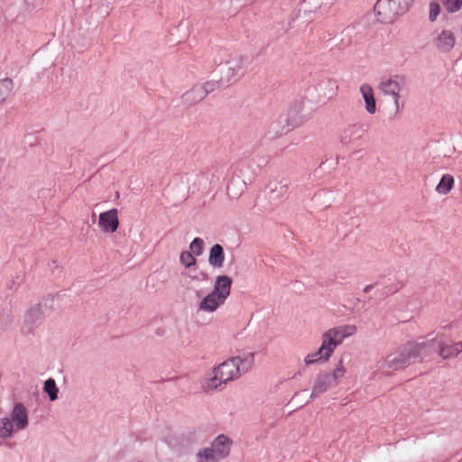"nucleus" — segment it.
<instances>
[{
  "label": "nucleus",
  "instance_id": "obj_1",
  "mask_svg": "<svg viewBox=\"0 0 462 462\" xmlns=\"http://www.w3.org/2000/svg\"><path fill=\"white\" fill-rule=\"evenodd\" d=\"M433 341H409L391 352L384 360L385 365L392 370L402 369L413 360L428 356L426 348Z\"/></svg>",
  "mask_w": 462,
  "mask_h": 462
},
{
  "label": "nucleus",
  "instance_id": "obj_2",
  "mask_svg": "<svg viewBox=\"0 0 462 462\" xmlns=\"http://www.w3.org/2000/svg\"><path fill=\"white\" fill-rule=\"evenodd\" d=\"M236 361L233 358H228L222 364L218 365L212 371V374L205 377L201 381V387L205 392H209L217 389L222 384L233 381L240 376Z\"/></svg>",
  "mask_w": 462,
  "mask_h": 462
},
{
  "label": "nucleus",
  "instance_id": "obj_3",
  "mask_svg": "<svg viewBox=\"0 0 462 462\" xmlns=\"http://www.w3.org/2000/svg\"><path fill=\"white\" fill-rule=\"evenodd\" d=\"M412 1L377 0L374 8L375 16L380 23H391L409 9Z\"/></svg>",
  "mask_w": 462,
  "mask_h": 462
},
{
  "label": "nucleus",
  "instance_id": "obj_4",
  "mask_svg": "<svg viewBox=\"0 0 462 462\" xmlns=\"http://www.w3.org/2000/svg\"><path fill=\"white\" fill-rule=\"evenodd\" d=\"M430 341H433V343L426 348L428 356L430 354V349L435 346L438 347V353L443 359L456 357L462 352V342H453L444 334L438 335Z\"/></svg>",
  "mask_w": 462,
  "mask_h": 462
},
{
  "label": "nucleus",
  "instance_id": "obj_5",
  "mask_svg": "<svg viewBox=\"0 0 462 462\" xmlns=\"http://www.w3.org/2000/svg\"><path fill=\"white\" fill-rule=\"evenodd\" d=\"M405 87V78L400 75H394L393 77L383 79L378 85V89L384 96H391L393 98L396 110H399V99L401 97V92L404 89Z\"/></svg>",
  "mask_w": 462,
  "mask_h": 462
},
{
  "label": "nucleus",
  "instance_id": "obj_6",
  "mask_svg": "<svg viewBox=\"0 0 462 462\" xmlns=\"http://www.w3.org/2000/svg\"><path fill=\"white\" fill-rule=\"evenodd\" d=\"M321 346L313 353L308 354L304 358V363L307 365H312L319 360L328 361L332 356L334 350L337 348V342L334 341L333 337L328 330H326L321 336Z\"/></svg>",
  "mask_w": 462,
  "mask_h": 462
},
{
  "label": "nucleus",
  "instance_id": "obj_7",
  "mask_svg": "<svg viewBox=\"0 0 462 462\" xmlns=\"http://www.w3.org/2000/svg\"><path fill=\"white\" fill-rule=\"evenodd\" d=\"M98 226L104 233H114L119 226L118 211L112 208L100 213L98 217Z\"/></svg>",
  "mask_w": 462,
  "mask_h": 462
},
{
  "label": "nucleus",
  "instance_id": "obj_8",
  "mask_svg": "<svg viewBox=\"0 0 462 462\" xmlns=\"http://www.w3.org/2000/svg\"><path fill=\"white\" fill-rule=\"evenodd\" d=\"M214 84L206 82L204 84L195 85L190 90L183 95L186 103L196 104L203 100L207 95L213 91Z\"/></svg>",
  "mask_w": 462,
  "mask_h": 462
},
{
  "label": "nucleus",
  "instance_id": "obj_9",
  "mask_svg": "<svg viewBox=\"0 0 462 462\" xmlns=\"http://www.w3.org/2000/svg\"><path fill=\"white\" fill-rule=\"evenodd\" d=\"M232 440L228 437L219 435L213 440L211 447H208V448L215 454L218 460H220L229 455Z\"/></svg>",
  "mask_w": 462,
  "mask_h": 462
},
{
  "label": "nucleus",
  "instance_id": "obj_10",
  "mask_svg": "<svg viewBox=\"0 0 462 462\" xmlns=\"http://www.w3.org/2000/svg\"><path fill=\"white\" fill-rule=\"evenodd\" d=\"M332 385H334V383L332 382V377L330 376L329 373H319L313 383L310 398L318 397L321 393L328 391Z\"/></svg>",
  "mask_w": 462,
  "mask_h": 462
},
{
  "label": "nucleus",
  "instance_id": "obj_11",
  "mask_svg": "<svg viewBox=\"0 0 462 462\" xmlns=\"http://www.w3.org/2000/svg\"><path fill=\"white\" fill-rule=\"evenodd\" d=\"M232 282L229 276L219 275L216 278L212 292L226 301L230 295Z\"/></svg>",
  "mask_w": 462,
  "mask_h": 462
},
{
  "label": "nucleus",
  "instance_id": "obj_12",
  "mask_svg": "<svg viewBox=\"0 0 462 462\" xmlns=\"http://www.w3.org/2000/svg\"><path fill=\"white\" fill-rule=\"evenodd\" d=\"M328 330L333 337L334 341L337 342V345L339 346L346 338L355 335L357 328L356 325H340L333 327Z\"/></svg>",
  "mask_w": 462,
  "mask_h": 462
},
{
  "label": "nucleus",
  "instance_id": "obj_13",
  "mask_svg": "<svg viewBox=\"0 0 462 462\" xmlns=\"http://www.w3.org/2000/svg\"><path fill=\"white\" fill-rule=\"evenodd\" d=\"M456 43V37L452 31L443 30L435 40L436 48L442 51L448 52L453 49Z\"/></svg>",
  "mask_w": 462,
  "mask_h": 462
},
{
  "label": "nucleus",
  "instance_id": "obj_14",
  "mask_svg": "<svg viewBox=\"0 0 462 462\" xmlns=\"http://www.w3.org/2000/svg\"><path fill=\"white\" fill-rule=\"evenodd\" d=\"M225 302L226 301L224 300L211 291L199 302V310L203 312L211 313L224 305Z\"/></svg>",
  "mask_w": 462,
  "mask_h": 462
},
{
  "label": "nucleus",
  "instance_id": "obj_15",
  "mask_svg": "<svg viewBox=\"0 0 462 462\" xmlns=\"http://www.w3.org/2000/svg\"><path fill=\"white\" fill-rule=\"evenodd\" d=\"M11 418L16 430L25 429L28 425L27 411L21 403L15 404L12 411Z\"/></svg>",
  "mask_w": 462,
  "mask_h": 462
},
{
  "label": "nucleus",
  "instance_id": "obj_16",
  "mask_svg": "<svg viewBox=\"0 0 462 462\" xmlns=\"http://www.w3.org/2000/svg\"><path fill=\"white\" fill-rule=\"evenodd\" d=\"M359 91L365 100L366 112L374 115L376 112V102L372 87L364 83L360 86Z\"/></svg>",
  "mask_w": 462,
  "mask_h": 462
},
{
  "label": "nucleus",
  "instance_id": "obj_17",
  "mask_svg": "<svg viewBox=\"0 0 462 462\" xmlns=\"http://www.w3.org/2000/svg\"><path fill=\"white\" fill-rule=\"evenodd\" d=\"M225 254L220 245L216 244L213 245L209 252L208 262L209 263L217 268H221L224 264Z\"/></svg>",
  "mask_w": 462,
  "mask_h": 462
},
{
  "label": "nucleus",
  "instance_id": "obj_18",
  "mask_svg": "<svg viewBox=\"0 0 462 462\" xmlns=\"http://www.w3.org/2000/svg\"><path fill=\"white\" fill-rule=\"evenodd\" d=\"M232 358L233 360L237 361L236 363L240 375L241 374L246 373L249 369H251L254 363V354H246L244 356H234Z\"/></svg>",
  "mask_w": 462,
  "mask_h": 462
},
{
  "label": "nucleus",
  "instance_id": "obj_19",
  "mask_svg": "<svg viewBox=\"0 0 462 462\" xmlns=\"http://www.w3.org/2000/svg\"><path fill=\"white\" fill-rule=\"evenodd\" d=\"M455 184L454 177L448 173L444 174L436 187V191L441 195L448 194Z\"/></svg>",
  "mask_w": 462,
  "mask_h": 462
},
{
  "label": "nucleus",
  "instance_id": "obj_20",
  "mask_svg": "<svg viewBox=\"0 0 462 462\" xmlns=\"http://www.w3.org/2000/svg\"><path fill=\"white\" fill-rule=\"evenodd\" d=\"M14 423L9 418L5 417L0 419V437L4 439L11 437L14 430Z\"/></svg>",
  "mask_w": 462,
  "mask_h": 462
},
{
  "label": "nucleus",
  "instance_id": "obj_21",
  "mask_svg": "<svg viewBox=\"0 0 462 462\" xmlns=\"http://www.w3.org/2000/svg\"><path fill=\"white\" fill-rule=\"evenodd\" d=\"M219 461L215 454L208 448L200 449L196 455V462H217Z\"/></svg>",
  "mask_w": 462,
  "mask_h": 462
},
{
  "label": "nucleus",
  "instance_id": "obj_22",
  "mask_svg": "<svg viewBox=\"0 0 462 462\" xmlns=\"http://www.w3.org/2000/svg\"><path fill=\"white\" fill-rule=\"evenodd\" d=\"M13 82L10 79L0 81V104L4 102L11 94Z\"/></svg>",
  "mask_w": 462,
  "mask_h": 462
},
{
  "label": "nucleus",
  "instance_id": "obj_23",
  "mask_svg": "<svg viewBox=\"0 0 462 462\" xmlns=\"http://www.w3.org/2000/svg\"><path fill=\"white\" fill-rule=\"evenodd\" d=\"M228 64V73H230L232 78H236L243 69L244 60L243 58L238 57L237 59L230 61Z\"/></svg>",
  "mask_w": 462,
  "mask_h": 462
},
{
  "label": "nucleus",
  "instance_id": "obj_24",
  "mask_svg": "<svg viewBox=\"0 0 462 462\" xmlns=\"http://www.w3.org/2000/svg\"><path fill=\"white\" fill-rule=\"evenodd\" d=\"M44 391L49 394L51 401H55L58 398V388L53 379L50 378L46 380L44 383Z\"/></svg>",
  "mask_w": 462,
  "mask_h": 462
},
{
  "label": "nucleus",
  "instance_id": "obj_25",
  "mask_svg": "<svg viewBox=\"0 0 462 462\" xmlns=\"http://www.w3.org/2000/svg\"><path fill=\"white\" fill-rule=\"evenodd\" d=\"M346 374V368L343 363V360H340L335 369L330 374V376L332 377V382L334 385L337 384V381L345 376Z\"/></svg>",
  "mask_w": 462,
  "mask_h": 462
},
{
  "label": "nucleus",
  "instance_id": "obj_26",
  "mask_svg": "<svg viewBox=\"0 0 462 462\" xmlns=\"http://www.w3.org/2000/svg\"><path fill=\"white\" fill-rule=\"evenodd\" d=\"M42 316V310L39 306L31 308L26 313L25 319L28 322H34Z\"/></svg>",
  "mask_w": 462,
  "mask_h": 462
},
{
  "label": "nucleus",
  "instance_id": "obj_27",
  "mask_svg": "<svg viewBox=\"0 0 462 462\" xmlns=\"http://www.w3.org/2000/svg\"><path fill=\"white\" fill-rule=\"evenodd\" d=\"M180 261L185 267H190L196 263L195 257L188 251H184L180 254Z\"/></svg>",
  "mask_w": 462,
  "mask_h": 462
},
{
  "label": "nucleus",
  "instance_id": "obj_28",
  "mask_svg": "<svg viewBox=\"0 0 462 462\" xmlns=\"http://www.w3.org/2000/svg\"><path fill=\"white\" fill-rule=\"evenodd\" d=\"M204 242L201 238L196 237L189 245L191 252L196 255H200L203 253Z\"/></svg>",
  "mask_w": 462,
  "mask_h": 462
},
{
  "label": "nucleus",
  "instance_id": "obj_29",
  "mask_svg": "<svg viewBox=\"0 0 462 462\" xmlns=\"http://www.w3.org/2000/svg\"><path fill=\"white\" fill-rule=\"evenodd\" d=\"M443 5L447 11L455 13L462 7V0H444Z\"/></svg>",
  "mask_w": 462,
  "mask_h": 462
},
{
  "label": "nucleus",
  "instance_id": "obj_30",
  "mask_svg": "<svg viewBox=\"0 0 462 462\" xmlns=\"http://www.w3.org/2000/svg\"><path fill=\"white\" fill-rule=\"evenodd\" d=\"M439 13H440V5L436 2H431L430 4L429 19L431 22H434L437 19V17L439 16Z\"/></svg>",
  "mask_w": 462,
  "mask_h": 462
},
{
  "label": "nucleus",
  "instance_id": "obj_31",
  "mask_svg": "<svg viewBox=\"0 0 462 462\" xmlns=\"http://www.w3.org/2000/svg\"><path fill=\"white\" fill-rule=\"evenodd\" d=\"M372 287H373V285H371V284L365 286L364 289L365 292H368L372 289Z\"/></svg>",
  "mask_w": 462,
  "mask_h": 462
}]
</instances>
